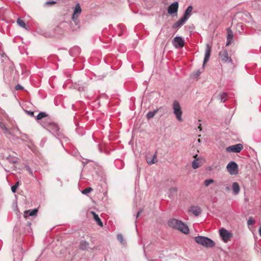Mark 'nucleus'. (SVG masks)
Masks as SVG:
<instances>
[{
	"label": "nucleus",
	"instance_id": "obj_1",
	"mask_svg": "<svg viewBox=\"0 0 261 261\" xmlns=\"http://www.w3.org/2000/svg\"><path fill=\"white\" fill-rule=\"evenodd\" d=\"M80 28V22L79 17H66V19L60 23L54 29V34L63 35L65 33L77 31Z\"/></svg>",
	"mask_w": 261,
	"mask_h": 261
},
{
	"label": "nucleus",
	"instance_id": "obj_2",
	"mask_svg": "<svg viewBox=\"0 0 261 261\" xmlns=\"http://www.w3.org/2000/svg\"><path fill=\"white\" fill-rule=\"evenodd\" d=\"M40 125L49 131L55 137L59 140L64 139L65 141H68V138L60 131L58 124L54 122L50 118H47L40 122Z\"/></svg>",
	"mask_w": 261,
	"mask_h": 261
},
{
	"label": "nucleus",
	"instance_id": "obj_3",
	"mask_svg": "<svg viewBox=\"0 0 261 261\" xmlns=\"http://www.w3.org/2000/svg\"><path fill=\"white\" fill-rule=\"evenodd\" d=\"M168 224L170 227L179 230L185 234L189 233L190 230L188 226L180 220L171 219L168 221Z\"/></svg>",
	"mask_w": 261,
	"mask_h": 261
},
{
	"label": "nucleus",
	"instance_id": "obj_4",
	"mask_svg": "<svg viewBox=\"0 0 261 261\" xmlns=\"http://www.w3.org/2000/svg\"><path fill=\"white\" fill-rule=\"evenodd\" d=\"M195 241L197 243L207 248H212L215 245V243L212 240L206 237H196Z\"/></svg>",
	"mask_w": 261,
	"mask_h": 261
},
{
	"label": "nucleus",
	"instance_id": "obj_5",
	"mask_svg": "<svg viewBox=\"0 0 261 261\" xmlns=\"http://www.w3.org/2000/svg\"><path fill=\"white\" fill-rule=\"evenodd\" d=\"M173 113L175 115L176 119L178 121L181 122L182 121V112L179 102L177 100H174L172 105Z\"/></svg>",
	"mask_w": 261,
	"mask_h": 261
},
{
	"label": "nucleus",
	"instance_id": "obj_6",
	"mask_svg": "<svg viewBox=\"0 0 261 261\" xmlns=\"http://www.w3.org/2000/svg\"><path fill=\"white\" fill-rule=\"evenodd\" d=\"M219 233L222 240L225 243L227 242L233 237L232 233L225 228H221L219 230Z\"/></svg>",
	"mask_w": 261,
	"mask_h": 261
},
{
	"label": "nucleus",
	"instance_id": "obj_7",
	"mask_svg": "<svg viewBox=\"0 0 261 261\" xmlns=\"http://www.w3.org/2000/svg\"><path fill=\"white\" fill-rule=\"evenodd\" d=\"M226 168L228 172L231 174H237L238 171V166L234 161L230 162L226 166Z\"/></svg>",
	"mask_w": 261,
	"mask_h": 261
},
{
	"label": "nucleus",
	"instance_id": "obj_8",
	"mask_svg": "<svg viewBox=\"0 0 261 261\" xmlns=\"http://www.w3.org/2000/svg\"><path fill=\"white\" fill-rule=\"evenodd\" d=\"M172 44L176 48H182L185 45L184 39L180 36H176L174 38Z\"/></svg>",
	"mask_w": 261,
	"mask_h": 261
},
{
	"label": "nucleus",
	"instance_id": "obj_9",
	"mask_svg": "<svg viewBox=\"0 0 261 261\" xmlns=\"http://www.w3.org/2000/svg\"><path fill=\"white\" fill-rule=\"evenodd\" d=\"M243 148V145L242 144L239 143L227 147L226 151L229 152H232L235 153H239L242 150Z\"/></svg>",
	"mask_w": 261,
	"mask_h": 261
},
{
	"label": "nucleus",
	"instance_id": "obj_10",
	"mask_svg": "<svg viewBox=\"0 0 261 261\" xmlns=\"http://www.w3.org/2000/svg\"><path fill=\"white\" fill-rule=\"evenodd\" d=\"M219 56L222 61L225 63H231L232 62L231 58L228 56V53L225 49L220 51Z\"/></svg>",
	"mask_w": 261,
	"mask_h": 261
},
{
	"label": "nucleus",
	"instance_id": "obj_11",
	"mask_svg": "<svg viewBox=\"0 0 261 261\" xmlns=\"http://www.w3.org/2000/svg\"><path fill=\"white\" fill-rule=\"evenodd\" d=\"M189 17H181L180 19L172 25V29L175 30V32L188 20Z\"/></svg>",
	"mask_w": 261,
	"mask_h": 261
},
{
	"label": "nucleus",
	"instance_id": "obj_12",
	"mask_svg": "<svg viewBox=\"0 0 261 261\" xmlns=\"http://www.w3.org/2000/svg\"><path fill=\"white\" fill-rule=\"evenodd\" d=\"M212 50V47L208 44H206L205 47V53L204 58L203 60V66L208 62L210 59V57L211 55V53Z\"/></svg>",
	"mask_w": 261,
	"mask_h": 261
},
{
	"label": "nucleus",
	"instance_id": "obj_13",
	"mask_svg": "<svg viewBox=\"0 0 261 261\" xmlns=\"http://www.w3.org/2000/svg\"><path fill=\"white\" fill-rule=\"evenodd\" d=\"M178 8V3L175 2L171 4L168 8V13L169 14H173L177 13Z\"/></svg>",
	"mask_w": 261,
	"mask_h": 261
},
{
	"label": "nucleus",
	"instance_id": "obj_14",
	"mask_svg": "<svg viewBox=\"0 0 261 261\" xmlns=\"http://www.w3.org/2000/svg\"><path fill=\"white\" fill-rule=\"evenodd\" d=\"M114 29L118 33L119 36L123 35L125 31V27L124 24L122 23L118 24Z\"/></svg>",
	"mask_w": 261,
	"mask_h": 261
},
{
	"label": "nucleus",
	"instance_id": "obj_15",
	"mask_svg": "<svg viewBox=\"0 0 261 261\" xmlns=\"http://www.w3.org/2000/svg\"><path fill=\"white\" fill-rule=\"evenodd\" d=\"M17 24L21 28L24 29L27 31L30 30V27L24 21L20 18V17H18L17 20Z\"/></svg>",
	"mask_w": 261,
	"mask_h": 261
},
{
	"label": "nucleus",
	"instance_id": "obj_16",
	"mask_svg": "<svg viewBox=\"0 0 261 261\" xmlns=\"http://www.w3.org/2000/svg\"><path fill=\"white\" fill-rule=\"evenodd\" d=\"M82 12V8L79 3L76 4L73 8V13L72 16H79Z\"/></svg>",
	"mask_w": 261,
	"mask_h": 261
},
{
	"label": "nucleus",
	"instance_id": "obj_17",
	"mask_svg": "<svg viewBox=\"0 0 261 261\" xmlns=\"http://www.w3.org/2000/svg\"><path fill=\"white\" fill-rule=\"evenodd\" d=\"M11 13V10L8 8L1 7L0 8V16H9Z\"/></svg>",
	"mask_w": 261,
	"mask_h": 261
},
{
	"label": "nucleus",
	"instance_id": "obj_18",
	"mask_svg": "<svg viewBox=\"0 0 261 261\" xmlns=\"http://www.w3.org/2000/svg\"><path fill=\"white\" fill-rule=\"evenodd\" d=\"M233 37V33L230 29H227V42L226 45L228 46L232 42Z\"/></svg>",
	"mask_w": 261,
	"mask_h": 261
},
{
	"label": "nucleus",
	"instance_id": "obj_19",
	"mask_svg": "<svg viewBox=\"0 0 261 261\" xmlns=\"http://www.w3.org/2000/svg\"><path fill=\"white\" fill-rule=\"evenodd\" d=\"M190 211L195 216H198L201 213V210L198 206H192L191 207Z\"/></svg>",
	"mask_w": 261,
	"mask_h": 261
},
{
	"label": "nucleus",
	"instance_id": "obj_20",
	"mask_svg": "<svg viewBox=\"0 0 261 261\" xmlns=\"http://www.w3.org/2000/svg\"><path fill=\"white\" fill-rule=\"evenodd\" d=\"M38 210L36 208L26 211L24 213V217L27 218L28 216H35L37 215Z\"/></svg>",
	"mask_w": 261,
	"mask_h": 261
},
{
	"label": "nucleus",
	"instance_id": "obj_21",
	"mask_svg": "<svg viewBox=\"0 0 261 261\" xmlns=\"http://www.w3.org/2000/svg\"><path fill=\"white\" fill-rule=\"evenodd\" d=\"M232 190L234 195H238L240 191V188L239 184L237 182L232 183Z\"/></svg>",
	"mask_w": 261,
	"mask_h": 261
},
{
	"label": "nucleus",
	"instance_id": "obj_22",
	"mask_svg": "<svg viewBox=\"0 0 261 261\" xmlns=\"http://www.w3.org/2000/svg\"><path fill=\"white\" fill-rule=\"evenodd\" d=\"M89 248V243L85 240H82L80 243V248L82 250H87Z\"/></svg>",
	"mask_w": 261,
	"mask_h": 261
},
{
	"label": "nucleus",
	"instance_id": "obj_23",
	"mask_svg": "<svg viewBox=\"0 0 261 261\" xmlns=\"http://www.w3.org/2000/svg\"><path fill=\"white\" fill-rule=\"evenodd\" d=\"M47 114L45 112H40L36 116V119L38 120H40L39 121V123L42 121L44 120L46 118H47Z\"/></svg>",
	"mask_w": 261,
	"mask_h": 261
},
{
	"label": "nucleus",
	"instance_id": "obj_24",
	"mask_svg": "<svg viewBox=\"0 0 261 261\" xmlns=\"http://www.w3.org/2000/svg\"><path fill=\"white\" fill-rule=\"evenodd\" d=\"M193 11V13H195L196 11L195 10H193V8L192 6H189L185 10V13L183 16H189Z\"/></svg>",
	"mask_w": 261,
	"mask_h": 261
},
{
	"label": "nucleus",
	"instance_id": "obj_25",
	"mask_svg": "<svg viewBox=\"0 0 261 261\" xmlns=\"http://www.w3.org/2000/svg\"><path fill=\"white\" fill-rule=\"evenodd\" d=\"M156 153L152 156V158H150L149 156L146 157V160L147 163L150 165L154 164L155 163V162H156V161L155 160L156 159Z\"/></svg>",
	"mask_w": 261,
	"mask_h": 261
},
{
	"label": "nucleus",
	"instance_id": "obj_26",
	"mask_svg": "<svg viewBox=\"0 0 261 261\" xmlns=\"http://www.w3.org/2000/svg\"><path fill=\"white\" fill-rule=\"evenodd\" d=\"M91 213L93 214L94 219L95 220V221L97 222V224L100 226H102L103 223H102V221H101L100 219L99 218V216H98V215H97L94 212H91Z\"/></svg>",
	"mask_w": 261,
	"mask_h": 261
},
{
	"label": "nucleus",
	"instance_id": "obj_27",
	"mask_svg": "<svg viewBox=\"0 0 261 261\" xmlns=\"http://www.w3.org/2000/svg\"><path fill=\"white\" fill-rule=\"evenodd\" d=\"M159 110V109H156L152 111H149V112H148L147 114H146L147 118L148 119L152 118L155 116V115L157 113Z\"/></svg>",
	"mask_w": 261,
	"mask_h": 261
},
{
	"label": "nucleus",
	"instance_id": "obj_28",
	"mask_svg": "<svg viewBox=\"0 0 261 261\" xmlns=\"http://www.w3.org/2000/svg\"><path fill=\"white\" fill-rule=\"evenodd\" d=\"M7 160L10 163L15 164L18 162V159L12 155H9L6 158Z\"/></svg>",
	"mask_w": 261,
	"mask_h": 261
},
{
	"label": "nucleus",
	"instance_id": "obj_29",
	"mask_svg": "<svg viewBox=\"0 0 261 261\" xmlns=\"http://www.w3.org/2000/svg\"><path fill=\"white\" fill-rule=\"evenodd\" d=\"M227 97V94L225 92H222L219 95V98L221 102H224Z\"/></svg>",
	"mask_w": 261,
	"mask_h": 261
},
{
	"label": "nucleus",
	"instance_id": "obj_30",
	"mask_svg": "<svg viewBox=\"0 0 261 261\" xmlns=\"http://www.w3.org/2000/svg\"><path fill=\"white\" fill-rule=\"evenodd\" d=\"M0 127L3 129L4 133H7L8 134H11V132L6 127L5 124L2 122H0Z\"/></svg>",
	"mask_w": 261,
	"mask_h": 261
},
{
	"label": "nucleus",
	"instance_id": "obj_31",
	"mask_svg": "<svg viewBox=\"0 0 261 261\" xmlns=\"http://www.w3.org/2000/svg\"><path fill=\"white\" fill-rule=\"evenodd\" d=\"M236 15H241L240 16H250V14L247 11H239L238 13L236 14Z\"/></svg>",
	"mask_w": 261,
	"mask_h": 261
},
{
	"label": "nucleus",
	"instance_id": "obj_32",
	"mask_svg": "<svg viewBox=\"0 0 261 261\" xmlns=\"http://www.w3.org/2000/svg\"><path fill=\"white\" fill-rule=\"evenodd\" d=\"M92 191H93L92 188H91V187H88V188H86V189H85L84 190H83L82 191V193L83 194L87 195L88 193H89L90 192H91Z\"/></svg>",
	"mask_w": 261,
	"mask_h": 261
},
{
	"label": "nucleus",
	"instance_id": "obj_33",
	"mask_svg": "<svg viewBox=\"0 0 261 261\" xmlns=\"http://www.w3.org/2000/svg\"><path fill=\"white\" fill-rule=\"evenodd\" d=\"M192 168L194 169H197L199 167V164L197 160H194L192 164Z\"/></svg>",
	"mask_w": 261,
	"mask_h": 261
},
{
	"label": "nucleus",
	"instance_id": "obj_34",
	"mask_svg": "<svg viewBox=\"0 0 261 261\" xmlns=\"http://www.w3.org/2000/svg\"><path fill=\"white\" fill-rule=\"evenodd\" d=\"M214 182V180L213 179H208L204 181V185L205 187H208L210 184Z\"/></svg>",
	"mask_w": 261,
	"mask_h": 261
},
{
	"label": "nucleus",
	"instance_id": "obj_35",
	"mask_svg": "<svg viewBox=\"0 0 261 261\" xmlns=\"http://www.w3.org/2000/svg\"><path fill=\"white\" fill-rule=\"evenodd\" d=\"M55 4H56V2H55V1H47V2H46L44 4V6H45V7H49V6H51Z\"/></svg>",
	"mask_w": 261,
	"mask_h": 261
},
{
	"label": "nucleus",
	"instance_id": "obj_36",
	"mask_svg": "<svg viewBox=\"0 0 261 261\" xmlns=\"http://www.w3.org/2000/svg\"><path fill=\"white\" fill-rule=\"evenodd\" d=\"M117 240L120 242L121 244H124L123 242V237L121 234H118L117 236Z\"/></svg>",
	"mask_w": 261,
	"mask_h": 261
},
{
	"label": "nucleus",
	"instance_id": "obj_37",
	"mask_svg": "<svg viewBox=\"0 0 261 261\" xmlns=\"http://www.w3.org/2000/svg\"><path fill=\"white\" fill-rule=\"evenodd\" d=\"M254 223H255V221L252 217H250L248 219V221H247V224L248 225H252L254 224Z\"/></svg>",
	"mask_w": 261,
	"mask_h": 261
},
{
	"label": "nucleus",
	"instance_id": "obj_38",
	"mask_svg": "<svg viewBox=\"0 0 261 261\" xmlns=\"http://www.w3.org/2000/svg\"><path fill=\"white\" fill-rule=\"evenodd\" d=\"M25 169H27V170H28L29 172V173L33 176V171L31 169V168L30 167V166L29 165H25Z\"/></svg>",
	"mask_w": 261,
	"mask_h": 261
},
{
	"label": "nucleus",
	"instance_id": "obj_39",
	"mask_svg": "<svg viewBox=\"0 0 261 261\" xmlns=\"http://www.w3.org/2000/svg\"><path fill=\"white\" fill-rule=\"evenodd\" d=\"M17 188L15 185L12 186L11 187V191H12V192L13 193H15L16 192Z\"/></svg>",
	"mask_w": 261,
	"mask_h": 261
},
{
	"label": "nucleus",
	"instance_id": "obj_40",
	"mask_svg": "<svg viewBox=\"0 0 261 261\" xmlns=\"http://www.w3.org/2000/svg\"><path fill=\"white\" fill-rule=\"evenodd\" d=\"M75 88H77L79 91H84L85 89V87L82 86V87H77V86L76 85H75Z\"/></svg>",
	"mask_w": 261,
	"mask_h": 261
},
{
	"label": "nucleus",
	"instance_id": "obj_41",
	"mask_svg": "<svg viewBox=\"0 0 261 261\" xmlns=\"http://www.w3.org/2000/svg\"><path fill=\"white\" fill-rule=\"evenodd\" d=\"M27 113L31 117L34 116V112L33 111H27Z\"/></svg>",
	"mask_w": 261,
	"mask_h": 261
},
{
	"label": "nucleus",
	"instance_id": "obj_42",
	"mask_svg": "<svg viewBox=\"0 0 261 261\" xmlns=\"http://www.w3.org/2000/svg\"><path fill=\"white\" fill-rule=\"evenodd\" d=\"M142 212H143V210L142 209H140V210H139V211L138 212V213H137V214L136 215V219L139 217V216L142 213Z\"/></svg>",
	"mask_w": 261,
	"mask_h": 261
},
{
	"label": "nucleus",
	"instance_id": "obj_43",
	"mask_svg": "<svg viewBox=\"0 0 261 261\" xmlns=\"http://www.w3.org/2000/svg\"><path fill=\"white\" fill-rule=\"evenodd\" d=\"M15 89L17 90H21L23 89V87L21 86H20V85H16Z\"/></svg>",
	"mask_w": 261,
	"mask_h": 261
},
{
	"label": "nucleus",
	"instance_id": "obj_44",
	"mask_svg": "<svg viewBox=\"0 0 261 261\" xmlns=\"http://www.w3.org/2000/svg\"><path fill=\"white\" fill-rule=\"evenodd\" d=\"M171 191L173 192H176L177 191V188H172L170 189Z\"/></svg>",
	"mask_w": 261,
	"mask_h": 261
},
{
	"label": "nucleus",
	"instance_id": "obj_45",
	"mask_svg": "<svg viewBox=\"0 0 261 261\" xmlns=\"http://www.w3.org/2000/svg\"><path fill=\"white\" fill-rule=\"evenodd\" d=\"M0 19L2 20L3 21H7V17H0Z\"/></svg>",
	"mask_w": 261,
	"mask_h": 261
},
{
	"label": "nucleus",
	"instance_id": "obj_46",
	"mask_svg": "<svg viewBox=\"0 0 261 261\" xmlns=\"http://www.w3.org/2000/svg\"><path fill=\"white\" fill-rule=\"evenodd\" d=\"M200 74V72L199 71H197L196 74H195V77H198Z\"/></svg>",
	"mask_w": 261,
	"mask_h": 261
},
{
	"label": "nucleus",
	"instance_id": "obj_47",
	"mask_svg": "<svg viewBox=\"0 0 261 261\" xmlns=\"http://www.w3.org/2000/svg\"><path fill=\"white\" fill-rule=\"evenodd\" d=\"M198 129H199V131H201L202 130V127L200 123L199 124V126H198Z\"/></svg>",
	"mask_w": 261,
	"mask_h": 261
},
{
	"label": "nucleus",
	"instance_id": "obj_48",
	"mask_svg": "<svg viewBox=\"0 0 261 261\" xmlns=\"http://www.w3.org/2000/svg\"><path fill=\"white\" fill-rule=\"evenodd\" d=\"M225 189L227 191H229L230 190V188L228 186V185H226V187H225Z\"/></svg>",
	"mask_w": 261,
	"mask_h": 261
},
{
	"label": "nucleus",
	"instance_id": "obj_49",
	"mask_svg": "<svg viewBox=\"0 0 261 261\" xmlns=\"http://www.w3.org/2000/svg\"><path fill=\"white\" fill-rule=\"evenodd\" d=\"M19 181H17V182L15 184V186L17 188L18 187V186H19Z\"/></svg>",
	"mask_w": 261,
	"mask_h": 261
},
{
	"label": "nucleus",
	"instance_id": "obj_50",
	"mask_svg": "<svg viewBox=\"0 0 261 261\" xmlns=\"http://www.w3.org/2000/svg\"><path fill=\"white\" fill-rule=\"evenodd\" d=\"M258 231H259V234L260 236L261 237V226L259 227Z\"/></svg>",
	"mask_w": 261,
	"mask_h": 261
},
{
	"label": "nucleus",
	"instance_id": "obj_51",
	"mask_svg": "<svg viewBox=\"0 0 261 261\" xmlns=\"http://www.w3.org/2000/svg\"><path fill=\"white\" fill-rule=\"evenodd\" d=\"M73 49H75V50H77L78 52L79 51V48H77V47H75L74 48H73Z\"/></svg>",
	"mask_w": 261,
	"mask_h": 261
}]
</instances>
